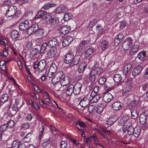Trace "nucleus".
I'll list each match as a JSON object with an SVG mask.
<instances>
[{"mask_svg": "<svg viewBox=\"0 0 148 148\" xmlns=\"http://www.w3.org/2000/svg\"><path fill=\"white\" fill-rule=\"evenodd\" d=\"M134 127L133 126L130 125L128 127L127 132L128 134L131 135L134 132Z\"/></svg>", "mask_w": 148, "mask_h": 148, "instance_id": "51", "label": "nucleus"}, {"mask_svg": "<svg viewBox=\"0 0 148 148\" xmlns=\"http://www.w3.org/2000/svg\"><path fill=\"white\" fill-rule=\"evenodd\" d=\"M104 89L107 92L104 93V95L103 97V100L105 103L108 102L110 101L113 98V96L110 93H108V91L111 90V88L107 85L104 86Z\"/></svg>", "mask_w": 148, "mask_h": 148, "instance_id": "3", "label": "nucleus"}, {"mask_svg": "<svg viewBox=\"0 0 148 148\" xmlns=\"http://www.w3.org/2000/svg\"><path fill=\"white\" fill-rule=\"evenodd\" d=\"M74 88L73 89V93L75 95L78 94L80 91L82 84L79 82H77L74 86Z\"/></svg>", "mask_w": 148, "mask_h": 148, "instance_id": "16", "label": "nucleus"}, {"mask_svg": "<svg viewBox=\"0 0 148 148\" xmlns=\"http://www.w3.org/2000/svg\"><path fill=\"white\" fill-rule=\"evenodd\" d=\"M80 56H77L75 57L74 58H73L70 64L71 66H73L78 64L80 60Z\"/></svg>", "mask_w": 148, "mask_h": 148, "instance_id": "31", "label": "nucleus"}, {"mask_svg": "<svg viewBox=\"0 0 148 148\" xmlns=\"http://www.w3.org/2000/svg\"><path fill=\"white\" fill-rule=\"evenodd\" d=\"M126 83V85L123 93V95L127 97L130 94L132 89L133 84L130 79L127 80Z\"/></svg>", "mask_w": 148, "mask_h": 148, "instance_id": "2", "label": "nucleus"}, {"mask_svg": "<svg viewBox=\"0 0 148 148\" xmlns=\"http://www.w3.org/2000/svg\"><path fill=\"white\" fill-rule=\"evenodd\" d=\"M74 56L72 53H69L66 54L64 59V62L67 64L71 63L73 58Z\"/></svg>", "mask_w": 148, "mask_h": 148, "instance_id": "21", "label": "nucleus"}, {"mask_svg": "<svg viewBox=\"0 0 148 148\" xmlns=\"http://www.w3.org/2000/svg\"><path fill=\"white\" fill-rule=\"evenodd\" d=\"M128 119V117L127 116L124 115L120 119V123L122 125H124Z\"/></svg>", "mask_w": 148, "mask_h": 148, "instance_id": "39", "label": "nucleus"}, {"mask_svg": "<svg viewBox=\"0 0 148 148\" xmlns=\"http://www.w3.org/2000/svg\"><path fill=\"white\" fill-rule=\"evenodd\" d=\"M122 106L121 103L119 102L114 103L112 105V108L114 110H118L121 108Z\"/></svg>", "mask_w": 148, "mask_h": 148, "instance_id": "33", "label": "nucleus"}, {"mask_svg": "<svg viewBox=\"0 0 148 148\" xmlns=\"http://www.w3.org/2000/svg\"><path fill=\"white\" fill-rule=\"evenodd\" d=\"M97 23V21L95 19H93L89 22L88 27L90 28H92Z\"/></svg>", "mask_w": 148, "mask_h": 148, "instance_id": "55", "label": "nucleus"}, {"mask_svg": "<svg viewBox=\"0 0 148 148\" xmlns=\"http://www.w3.org/2000/svg\"><path fill=\"white\" fill-rule=\"evenodd\" d=\"M38 52V50L37 48H34L30 52V56L34 57L36 55Z\"/></svg>", "mask_w": 148, "mask_h": 148, "instance_id": "45", "label": "nucleus"}, {"mask_svg": "<svg viewBox=\"0 0 148 148\" xmlns=\"http://www.w3.org/2000/svg\"><path fill=\"white\" fill-rule=\"evenodd\" d=\"M147 117V113L146 112H144L142 113L140 116L139 121L140 123L143 124V128H144L146 127L145 124Z\"/></svg>", "mask_w": 148, "mask_h": 148, "instance_id": "8", "label": "nucleus"}, {"mask_svg": "<svg viewBox=\"0 0 148 148\" xmlns=\"http://www.w3.org/2000/svg\"><path fill=\"white\" fill-rule=\"evenodd\" d=\"M57 53L56 48L52 49L47 53L46 57L47 59L52 58L56 55Z\"/></svg>", "mask_w": 148, "mask_h": 148, "instance_id": "10", "label": "nucleus"}, {"mask_svg": "<svg viewBox=\"0 0 148 148\" xmlns=\"http://www.w3.org/2000/svg\"><path fill=\"white\" fill-rule=\"evenodd\" d=\"M138 100H134V101H131L130 103V105L131 107H135L138 103Z\"/></svg>", "mask_w": 148, "mask_h": 148, "instance_id": "60", "label": "nucleus"}, {"mask_svg": "<svg viewBox=\"0 0 148 148\" xmlns=\"http://www.w3.org/2000/svg\"><path fill=\"white\" fill-rule=\"evenodd\" d=\"M89 99L86 97H84L80 101L79 103L82 107H85L87 106L89 103Z\"/></svg>", "mask_w": 148, "mask_h": 148, "instance_id": "23", "label": "nucleus"}, {"mask_svg": "<svg viewBox=\"0 0 148 148\" xmlns=\"http://www.w3.org/2000/svg\"><path fill=\"white\" fill-rule=\"evenodd\" d=\"M141 132V129L140 126H137L134 128L133 134L136 137H138L140 134Z\"/></svg>", "mask_w": 148, "mask_h": 148, "instance_id": "30", "label": "nucleus"}, {"mask_svg": "<svg viewBox=\"0 0 148 148\" xmlns=\"http://www.w3.org/2000/svg\"><path fill=\"white\" fill-rule=\"evenodd\" d=\"M19 145V142L18 140H15L13 141L12 147L13 148H18Z\"/></svg>", "mask_w": 148, "mask_h": 148, "instance_id": "59", "label": "nucleus"}, {"mask_svg": "<svg viewBox=\"0 0 148 148\" xmlns=\"http://www.w3.org/2000/svg\"><path fill=\"white\" fill-rule=\"evenodd\" d=\"M94 51V48L92 47H90L84 53V57L86 58L90 57L93 53Z\"/></svg>", "mask_w": 148, "mask_h": 148, "instance_id": "22", "label": "nucleus"}, {"mask_svg": "<svg viewBox=\"0 0 148 148\" xmlns=\"http://www.w3.org/2000/svg\"><path fill=\"white\" fill-rule=\"evenodd\" d=\"M131 117L133 119H136L138 117V113L136 110H132L131 111Z\"/></svg>", "mask_w": 148, "mask_h": 148, "instance_id": "49", "label": "nucleus"}, {"mask_svg": "<svg viewBox=\"0 0 148 148\" xmlns=\"http://www.w3.org/2000/svg\"><path fill=\"white\" fill-rule=\"evenodd\" d=\"M113 79L115 82L118 83L121 80L122 77L120 75L118 74H116L114 75Z\"/></svg>", "mask_w": 148, "mask_h": 148, "instance_id": "40", "label": "nucleus"}, {"mask_svg": "<svg viewBox=\"0 0 148 148\" xmlns=\"http://www.w3.org/2000/svg\"><path fill=\"white\" fill-rule=\"evenodd\" d=\"M46 12L45 11H41L37 13L36 15L35 18L36 19L40 18L42 17L44 15L46 14Z\"/></svg>", "mask_w": 148, "mask_h": 148, "instance_id": "38", "label": "nucleus"}, {"mask_svg": "<svg viewBox=\"0 0 148 148\" xmlns=\"http://www.w3.org/2000/svg\"><path fill=\"white\" fill-rule=\"evenodd\" d=\"M124 35L123 34L122 32L119 33L117 36L115 37L114 41V44L116 46L118 45L122 39L123 38Z\"/></svg>", "mask_w": 148, "mask_h": 148, "instance_id": "18", "label": "nucleus"}, {"mask_svg": "<svg viewBox=\"0 0 148 148\" xmlns=\"http://www.w3.org/2000/svg\"><path fill=\"white\" fill-rule=\"evenodd\" d=\"M22 106V105L19 103V99H15L14 103L12 106V108L13 110L16 112L18 111V109L21 107Z\"/></svg>", "mask_w": 148, "mask_h": 148, "instance_id": "20", "label": "nucleus"}, {"mask_svg": "<svg viewBox=\"0 0 148 148\" xmlns=\"http://www.w3.org/2000/svg\"><path fill=\"white\" fill-rule=\"evenodd\" d=\"M132 67V64L129 63H127L124 67V70L126 73L129 71Z\"/></svg>", "mask_w": 148, "mask_h": 148, "instance_id": "41", "label": "nucleus"}, {"mask_svg": "<svg viewBox=\"0 0 148 148\" xmlns=\"http://www.w3.org/2000/svg\"><path fill=\"white\" fill-rule=\"evenodd\" d=\"M8 95L7 94H4L2 95L1 97L0 101L2 104L7 101L8 99Z\"/></svg>", "mask_w": 148, "mask_h": 148, "instance_id": "34", "label": "nucleus"}, {"mask_svg": "<svg viewBox=\"0 0 148 148\" xmlns=\"http://www.w3.org/2000/svg\"><path fill=\"white\" fill-rule=\"evenodd\" d=\"M33 43L32 41H28L26 44L25 47V49L30 50L33 47Z\"/></svg>", "mask_w": 148, "mask_h": 148, "instance_id": "44", "label": "nucleus"}, {"mask_svg": "<svg viewBox=\"0 0 148 148\" xmlns=\"http://www.w3.org/2000/svg\"><path fill=\"white\" fill-rule=\"evenodd\" d=\"M0 67L3 70H5L6 69V66L5 61H0Z\"/></svg>", "mask_w": 148, "mask_h": 148, "instance_id": "56", "label": "nucleus"}, {"mask_svg": "<svg viewBox=\"0 0 148 148\" xmlns=\"http://www.w3.org/2000/svg\"><path fill=\"white\" fill-rule=\"evenodd\" d=\"M48 47H53L58 45L59 41L56 38H53L49 40L48 43Z\"/></svg>", "mask_w": 148, "mask_h": 148, "instance_id": "17", "label": "nucleus"}, {"mask_svg": "<svg viewBox=\"0 0 148 148\" xmlns=\"http://www.w3.org/2000/svg\"><path fill=\"white\" fill-rule=\"evenodd\" d=\"M145 56V52L141 51L138 53V57L140 60H143L144 59Z\"/></svg>", "mask_w": 148, "mask_h": 148, "instance_id": "52", "label": "nucleus"}, {"mask_svg": "<svg viewBox=\"0 0 148 148\" xmlns=\"http://www.w3.org/2000/svg\"><path fill=\"white\" fill-rule=\"evenodd\" d=\"M67 143L64 141H61L60 145L61 148H66L67 147Z\"/></svg>", "mask_w": 148, "mask_h": 148, "instance_id": "64", "label": "nucleus"}, {"mask_svg": "<svg viewBox=\"0 0 148 148\" xmlns=\"http://www.w3.org/2000/svg\"><path fill=\"white\" fill-rule=\"evenodd\" d=\"M73 40V38L72 36H68L65 37L63 40L62 44L64 47L69 45Z\"/></svg>", "mask_w": 148, "mask_h": 148, "instance_id": "15", "label": "nucleus"}, {"mask_svg": "<svg viewBox=\"0 0 148 148\" xmlns=\"http://www.w3.org/2000/svg\"><path fill=\"white\" fill-rule=\"evenodd\" d=\"M132 40L131 38H127L123 42L122 44V47L125 50H128L130 49L132 45Z\"/></svg>", "mask_w": 148, "mask_h": 148, "instance_id": "7", "label": "nucleus"}, {"mask_svg": "<svg viewBox=\"0 0 148 148\" xmlns=\"http://www.w3.org/2000/svg\"><path fill=\"white\" fill-rule=\"evenodd\" d=\"M109 43L106 41L102 42V50H105L109 47Z\"/></svg>", "mask_w": 148, "mask_h": 148, "instance_id": "50", "label": "nucleus"}, {"mask_svg": "<svg viewBox=\"0 0 148 148\" xmlns=\"http://www.w3.org/2000/svg\"><path fill=\"white\" fill-rule=\"evenodd\" d=\"M16 11L17 8L14 5H12L9 8L5 15L7 17H9L14 15Z\"/></svg>", "mask_w": 148, "mask_h": 148, "instance_id": "4", "label": "nucleus"}, {"mask_svg": "<svg viewBox=\"0 0 148 148\" xmlns=\"http://www.w3.org/2000/svg\"><path fill=\"white\" fill-rule=\"evenodd\" d=\"M37 35L38 37H41L45 35V31L42 29H38L37 32Z\"/></svg>", "mask_w": 148, "mask_h": 148, "instance_id": "46", "label": "nucleus"}, {"mask_svg": "<svg viewBox=\"0 0 148 148\" xmlns=\"http://www.w3.org/2000/svg\"><path fill=\"white\" fill-rule=\"evenodd\" d=\"M29 22L27 20H25L20 23L19 29L21 31L26 30L29 27Z\"/></svg>", "mask_w": 148, "mask_h": 148, "instance_id": "14", "label": "nucleus"}, {"mask_svg": "<svg viewBox=\"0 0 148 148\" xmlns=\"http://www.w3.org/2000/svg\"><path fill=\"white\" fill-rule=\"evenodd\" d=\"M59 22V20L58 18H52L50 21V24L51 26H53L58 23Z\"/></svg>", "mask_w": 148, "mask_h": 148, "instance_id": "36", "label": "nucleus"}, {"mask_svg": "<svg viewBox=\"0 0 148 148\" xmlns=\"http://www.w3.org/2000/svg\"><path fill=\"white\" fill-rule=\"evenodd\" d=\"M74 88V86L71 84L70 85L66 91V95L67 96H70L73 92V89Z\"/></svg>", "mask_w": 148, "mask_h": 148, "instance_id": "29", "label": "nucleus"}, {"mask_svg": "<svg viewBox=\"0 0 148 148\" xmlns=\"http://www.w3.org/2000/svg\"><path fill=\"white\" fill-rule=\"evenodd\" d=\"M116 121V120L114 119L112 117L110 118L106 122V123L108 125H110Z\"/></svg>", "mask_w": 148, "mask_h": 148, "instance_id": "57", "label": "nucleus"}, {"mask_svg": "<svg viewBox=\"0 0 148 148\" xmlns=\"http://www.w3.org/2000/svg\"><path fill=\"white\" fill-rule=\"evenodd\" d=\"M48 47V43H43L41 47L40 52L41 53H43L47 49V48Z\"/></svg>", "mask_w": 148, "mask_h": 148, "instance_id": "43", "label": "nucleus"}, {"mask_svg": "<svg viewBox=\"0 0 148 148\" xmlns=\"http://www.w3.org/2000/svg\"><path fill=\"white\" fill-rule=\"evenodd\" d=\"M39 28L37 24H34L30 27L27 31V33L29 34H32L37 32Z\"/></svg>", "mask_w": 148, "mask_h": 148, "instance_id": "12", "label": "nucleus"}, {"mask_svg": "<svg viewBox=\"0 0 148 148\" xmlns=\"http://www.w3.org/2000/svg\"><path fill=\"white\" fill-rule=\"evenodd\" d=\"M6 124L7 125H8V128L10 129L13 126L14 124V122L13 121L11 120L9 121L8 123Z\"/></svg>", "mask_w": 148, "mask_h": 148, "instance_id": "63", "label": "nucleus"}, {"mask_svg": "<svg viewBox=\"0 0 148 148\" xmlns=\"http://www.w3.org/2000/svg\"><path fill=\"white\" fill-rule=\"evenodd\" d=\"M12 79L13 80V84L12 85H8L6 90L7 91L10 95H12L14 92L18 88V85L15 83L14 79L12 78Z\"/></svg>", "mask_w": 148, "mask_h": 148, "instance_id": "5", "label": "nucleus"}, {"mask_svg": "<svg viewBox=\"0 0 148 148\" xmlns=\"http://www.w3.org/2000/svg\"><path fill=\"white\" fill-rule=\"evenodd\" d=\"M63 75V72L61 71H59L56 73L51 80L52 84L54 85L58 82Z\"/></svg>", "mask_w": 148, "mask_h": 148, "instance_id": "6", "label": "nucleus"}, {"mask_svg": "<svg viewBox=\"0 0 148 148\" xmlns=\"http://www.w3.org/2000/svg\"><path fill=\"white\" fill-rule=\"evenodd\" d=\"M46 66V62L43 59L40 61L37 60L34 62V68H38V71L39 72H41L43 71L45 69Z\"/></svg>", "mask_w": 148, "mask_h": 148, "instance_id": "1", "label": "nucleus"}, {"mask_svg": "<svg viewBox=\"0 0 148 148\" xmlns=\"http://www.w3.org/2000/svg\"><path fill=\"white\" fill-rule=\"evenodd\" d=\"M72 16V15L70 12H67L64 15V20L65 21H67L70 19Z\"/></svg>", "mask_w": 148, "mask_h": 148, "instance_id": "48", "label": "nucleus"}, {"mask_svg": "<svg viewBox=\"0 0 148 148\" xmlns=\"http://www.w3.org/2000/svg\"><path fill=\"white\" fill-rule=\"evenodd\" d=\"M31 134L30 133L27 134L24 138V140L25 142H29L31 139Z\"/></svg>", "mask_w": 148, "mask_h": 148, "instance_id": "58", "label": "nucleus"}, {"mask_svg": "<svg viewBox=\"0 0 148 148\" xmlns=\"http://www.w3.org/2000/svg\"><path fill=\"white\" fill-rule=\"evenodd\" d=\"M142 69V67L140 66H136L132 72V75L133 76L138 75L141 72Z\"/></svg>", "mask_w": 148, "mask_h": 148, "instance_id": "25", "label": "nucleus"}, {"mask_svg": "<svg viewBox=\"0 0 148 148\" xmlns=\"http://www.w3.org/2000/svg\"><path fill=\"white\" fill-rule=\"evenodd\" d=\"M101 103H100L98 104L97 106V113L101 116V113H102V107Z\"/></svg>", "mask_w": 148, "mask_h": 148, "instance_id": "54", "label": "nucleus"}, {"mask_svg": "<svg viewBox=\"0 0 148 148\" xmlns=\"http://www.w3.org/2000/svg\"><path fill=\"white\" fill-rule=\"evenodd\" d=\"M95 92L92 91L91 94L90 99H91V102L92 103L96 102L99 99L101 96L99 95H95Z\"/></svg>", "mask_w": 148, "mask_h": 148, "instance_id": "13", "label": "nucleus"}, {"mask_svg": "<svg viewBox=\"0 0 148 148\" xmlns=\"http://www.w3.org/2000/svg\"><path fill=\"white\" fill-rule=\"evenodd\" d=\"M89 42L87 40H83L79 44L77 49L79 52H82L86 45L88 44Z\"/></svg>", "mask_w": 148, "mask_h": 148, "instance_id": "11", "label": "nucleus"}, {"mask_svg": "<svg viewBox=\"0 0 148 148\" xmlns=\"http://www.w3.org/2000/svg\"><path fill=\"white\" fill-rule=\"evenodd\" d=\"M19 33L17 31L14 30L12 31L11 34V38L14 40H16L19 37Z\"/></svg>", "mask_w": 148, "mask_h": 148, "instance_id": "28", "label": "nucleus"}, {"mask_svg": "<svg viewBox=\"0 0 148 148\" xmlns=\"http://www.w3.org/2000/svg\"><path fill=\"white\" fill-rule=\"evenodd\" d=\"M71 30L70 26L65 25L61 27L59 29V32L62 34L66 35L68 34Z\"/></svg>", "mask_w": 148, "mask_h": 148, "instance_id": "9", "label": "nucleus"}, {"mask_svg": "<svg viewBox=\"0 0 148 148\" xmlns=\"http://www.w3.org/2000/svg\"><path fill=\"white\" fill-rule=\"evenodd\" d=\"M7 43L8 41L6 39L3 38L0 39V44L5 46L6 48L8 49L9 46L8 45Z\"/></svg>", "mask_w": 148, "mask_h": 148, "instance_id": "37", "label": "nucleus"}, {"mask_svg": "<svg viewBox=\"0 0 148 148\" xmlns=\"http://www.w3.org/2000/svg\"><path fill=\"white\" fill-rule=\"evenodd\" d=\"M67 10L66 8L64 6L61 5L57 7L54 11L55 13L59 14L64 12Z\"/></svg>", "mask_w": 148, "mask_h": 148, "instance_id": "26", "label": "nucleus"}, {"mask_svg": "<svg viewBox=\"0 0 148 148\" xmlns=\"http://www.w3.org/2000/svg\"><path fill=\"white\" fill-rule=\"evenodd\" d=\"M57 69V68L56 65L55 64H53L50 66L49 70L50 71H51L55 73L56 72Z\"/></svg>", "mask_w": 148, "mask_h": 148, "instance_id": "47", "label": "nucleus"}, {"mask_svg": "<svg viewBox=\"0 0 148 148\" xmlns=\"http://www.w3.org/2000/svg\"><path fill=\"white\" fill-rule=\"evenodd\" d=\"M40 105L43 108H49V107L51 106L50 105L47 104L46 103L42 100H40L39 101Z\"/></svg>", "mask_w": 148, "mask_h": 148, "instance_id": "42", "label": "nucleus"}, {"mask_svg": "<svg viewBox=\"0 0 148 148\" xmlns=\"http://www.w3.org/2000/svg\"><path fill=\"white\" fill-rule=\"evenodd\" d=\"M8 126L6 123L2 125L0 127V130L2 132H4L7 130L8 129Z\"/></svg>", "mask_w": 148, "mask_h": 148, "instance_id": "53", "label": "nucleus"}, {"mask_svg": "<svg viewBox=\"0 0 148 148\" xmlns=\"http://www.w3.org/2000/svg\"><path fill=\"white\" fill-rule=\"evenodd\" d=\"M87 66V63L86 61H83L82 62L79 66L78 69V71L80 73L83 72Z\"/></svg>", "mask_w": 148, "mask_h": 148, "instance_id": "19", "label": "nucleus"}, {"mask_svg": "<svg viewBox=\"0 0 148 148\" xmlns=\"http://www.w3.org/2000/svg\"><path fill=\"white\" fill-rule=\"evenodd\" d=\"M92 140H94L96 142L99 141L97 138L96 137V133H94L93 136H90L87 138L86 140V143L87 144H88L90 143Z\"/></svg>", "mask_w": 148, "mask_h": 148, "instance_id": "27", "label": "nucleus"}, {"mask_svg": "<svg viewBox=\"0 0 148 148\" xmlns=\"http://www.w3.org/2000/svg\"><path fill=\"white\" fill-rule=\"evenodd\" d=\"M119 28L120 29H122L127 26V24L125 20L121 21L119 23Z\"/></svg>", "mask_w": 148, "mask_h": 148, "instance_id": "61", "label": "nucleus"}, {"mask_svg": "<svg viewBox=\"0 0 148 148\" xmlns=\"http://www.w3.org/2000/svg\"><path fill=\"white\" fill-rule=\"evenodd\" d=\"M139 48V46L138 45H134L131 49L130 54L131 55H133L136 53L138 50Z\"/></svg>", "mask_w": 148, "mask_h": 148, "instance_id": "35", "label": "nucleus"}, {"mask_svg": "<svg viewBox=\"0 0 148 148\" xmlns=\"http://www.w3.org/2000/svg\"><path fill=\"white\" fill-rule=\"evenodd\" d=\"M29 102L31 105V106L32 108L35 109L36 110H40V106L37 102H34L31 100H29Z\"/></svg>", "mask_w": 148, "mask_h": 148, "instance_id": "32", "label": "nucleus"}, {"mask_svg": "<svg viewBox=\"0 0 148 148\" xmlns=\"http://www.w3.org/2000/svg\"><path fill=\"white\" fill-rule=\"evenodd\" d=\"M52 18V16L49 13L47 14L45 16V20L46 22H48Z\"/></svg>", "mask_w": 148, "mask_h": 148, "instance_id": "62", "label": "nucleus"}, {"mask_svg": "<svg viewBox=\"0 0 148 148\" xmlns=\"http://www.w3.org/2000/svg\"><path fill=\"white\" fill-rule=\"evenodd\" d=\"M71 80V79L68 76L63 77L61 80L60 83L63 86H65L69 84Z\"/></svg>", "mask_w": 148, "mask_h": 148, "instance_id": "24", "label": "nucleus"}]
</instances>
